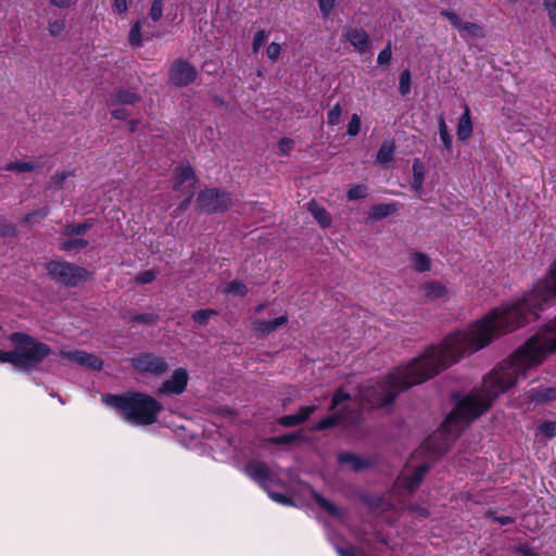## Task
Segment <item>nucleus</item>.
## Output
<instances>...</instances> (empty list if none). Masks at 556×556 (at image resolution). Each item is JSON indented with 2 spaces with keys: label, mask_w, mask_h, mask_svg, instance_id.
<instances>
[{
  "label": "nucleus",
  "mask_w": 556,
  "mask_h": 556,
  "mask_svg": "<svg viewBox=\"0 0 556 556\" xmlns=\"http://www.w3.org/2000/svg\"><path fill=\"white\" fill-rule=\"evenodd\" d=\"M522 298L507 301L466 328L450 333L440 344L427 348L424 353L404 367L396 368L386 381L362 387L359 399L372 407L389 404L402 391L422 383L445 368L488 346L495 338L527 325L542 311L538 301Z\"/></svg>",
  "instance_id": "nucleus-1"
},
{
  "label": "nucleus",
  "mask_w": 556,
  "mask_h": 556,
  "mask_svg": "<svg viewBox=\"0 0 556 556\" xmlns=\"http://www.w3.org/2000/svg\"><path fill=\"white\" fill-rule=\"evenodd\" d=\"M551 353H556V317L494 368L484 378L481 390L471 392L457 403L442 424L441 433L447 439L456 438L500 394L515 386L527 370L539 366Z\"/></svg>",
  "instance_id": "nucleus-2"
},
{
  "label": "nucleus",
  "mask_w": 556,
  "mask_h": 556,
  "mask_svg": "<svg viewBox=\"0 0 556 556\" xmlns=\"http://www.w3.org/2000/svg\"><path fill=\"white\" fill-rule=\"evenodd\" d=\"M106 405L119 410L125 420L138 426H149L157 421L163 405L151 395L142 392H128L123 395H102Z\"/></svg>",
  "instance_id": "nucleus-3"
},
{
  "label": "nucleus",
  "mask_w": 556,
  "mask_h": 556,
  "mask_svg": "<svg viewBox=\"0 0 556 556\" xmlns=\"http://www.w3.org/2000/svg\"><path fill=\"white\" fill-rule=\"evenodd\" d=\"M10 341L16 350L18 367L23 369L37 366L51 352L49 345L23 332L12 333Z\"/></svg>",
  "instance_id": "nucleus-4"
},
{
  "label": "nucleus",
  "mask_w": 556,
  "mask_h": 556,
  "mask_svg": "<svg viewBox=\"0 0 556 556\" xmlns=\"http://www.w3.org/2000/svg\"><path fill=\"white\" fill-rule=\"evenodd\" d=\"M47 270L52 279L66 286H76L89 276L87 269L67 262H50Z\"/></svg>",
  "instance_id": "nucleus-5"
},
{
  "label": "nucleus",
  "mask_w": 556,
  "mask_h": 556,
  "mask_svg": "<svg viewBox=\"0 0 556 556\" xmlns=\"http://www.w3.org/2000/svg\"><path fill=\"white\" fill-rule=\"evenodd\" d=\"M552 300H556V262L549 266L545 277L534 285L528 298V301H538L542 309Z\"/></svg>",
  "instance_id": "nucleus-6"
},
{
  "label": "nucleus",
  "mask_w": 556,
  "mask_h": 556,
  "mask_svg": "<svg viewBox=\"0 0 556 556\" xmlns=\"http://www.w3.org/2000/svg\"><path fill=\"white\" fill-rule=\"evenodd\" d=\"M132 369L139 375L162 376L168 369L166 359L153 353H140L130 359Z\"/></svg>",
  "instance_id": "nucleus-7"
},
{
  "label": "nucleus",
  "mask_w": 556,
  "mask_h": 556,
  "mask_svg": "<svg viewBox=\"0 0 556 556\" xmlns=\"http://www.w3.org/2000/svg\"><path fill=\"white\" fill-rule=\"evenodd\" d=\"M197 203L200 211L216 214L226 212L231 205V200L229 194L213 188L201 191Z\"/></svg>",
  "instance_id": "nucleus-8"
},
{
  "label": "nucleus",
  "mask_w": 556,
  "mask_h": 556,
  "mask_svg": "<svg viewBox=\"0 0 556 556\" xmlns=\"http://www.w3.org/2000/svg\"><path fill=\"white\" fill-rule=\"evenodd\" d=\"M198 77L197 68L188 61L177 59L168 71V79L172 85L178 88L187 87Z\"/></svg>",
  "instance_id": "nucleus-9"
},
{
  "label": "nucleus",
  "mask_w": 556,
  "mask_h": 556,
  "mask_svg": "<svg viewBox=\"0 0 556 556\" xmlns=\"http://www.w3.org/2000/svg\"><path fill=\"white\" fill-rule=\"evenodd\" d=\"M189 381V375L185 368L175 369L157 389L160 395H179L185 392Z\"/></svg>",
  "instance_id": "nucleus-10"
},
{
  "label": "nucleus",
  "mask_w": 556,
  "mask_h": 556,
  "mask_svg": "<svg viewBox=\"0 0 556 556\" xmlns=\"http://www.w3.org/2000/svg\"><path fill=\"white\" fill-rule=\"evenodd\" d=\"M60 355L62 358L67 359L71 363H75L91 370H101L104 364L102 358L98 355L83 350L63 349L60 351Z\"/></svg>",
  "instance_id": "nucleus-11"
},
{
  "label": "nucleus",
  "mask_w": 556,
  "mask_h": 556,
  "mask_svg": "<svg viewBox=\"0 0 556 556\" xmlns=\"http://www.w3.org/2000/svg\"><path fill=\"white\" fill-rule=\"evenodd\" d=\"M427 465H420L413 471L408 467L404 469L401 476L397 478L395 488L401 492L412 493L417 489L422 481L425 473L428 471Z\"/></svg>",
  "instance_id": "nucleus-12"
},
{
  "label": "nucleus",
  "mask_w": 556,
  "mask_h": 556,
  "mask_svg": "<svg viewBox=\"0 0 556 556\" xmlns=\"http://www.w3.org/2000/svg\"><path fill=\"white\" fill-rule=\"evenodd\" d=\"M198 178L189 164H182L175 169L174 190L181 193L194 192Z\"/></svg>",
  "instance_id": "nucleus-13"
},
{
  "label": "nucleus",
  "mask_w": 556,
  "mask_h": 556,
  "mask_svg": "<svg viewBox=\"0 0 556 556\" xmlns=\"http://www.w3.org/2000/svg\"><path fill=\"white\" fill-rule=\"evenodd\" d=\"M344 37L357 52L365 53L369 50L370 39L365 29L349 27L345 30Z\"/></svg>",
  "instance_id": "nucleus-14"
},
{
  "label": "nucleus",
  "mask_w": 556,
  "mask_h": 556,
  "mask_svg": "<svg viewBox=\"0 0 556 556\" xmlns=\"http://www.w3.org/2000/svg\"><path fill=\"white\" fill-rule=\"evenodd\" d=\"M421 292L426 300H447L450 292L445 285L440 281H429L421 286Z\"/></svg>",
  "instance_id": "nucleus-15"
},
{
  "label": "nucleus",
  "mask_w": 556,
  "mask_h": 556,
  "mask_svg": "<svg viewBox=\"0 0 556 556\" xmlns=\"http://www.w3.org/2000/svg\"><path fill=\"white\" fill-rule=\"evenodd\" d=\"M244 470L250 478L261 484H265L271 480V471L264 463L252 462L245 467Z\"/></svg>",
  "instance_id": "nucleus-16"
},
{
  "label": "nucleus",
  "mask_w": 556,
  "mask_h": 556,
  "mask_svg": "<svg viewBox=\"0 0 556 556\" xmlns=\"http://www.w3.org/2000/svg\"><path fill=\"white\" fill-rule=\"evenodd\" d=\"M287 323L288 317L286 315H282L275 318L274 320H255L252 324V329L255 333L260 336H266L275 331L277 328L286 325Z\"/></svg>",
  "instance_id": "nucleus-17"
},
{
  "label": "nucleus",
  "mask_w": 556,
  "mask_h": 556,
  "mask_svg": "<svg viewBox=\"0 0 556 556\" xmlns=\"http://www.w3.org/2000/svg\"><path fill=\"white\" fill-rule=\"evenodd\" d=\"M141 100L140 96L129 89H117L115 90L109 100L111 106L127 104L135 105Z\"/></svg>",
  "instance_id": "nucleus-18"
},
{
  "label": "nucleus",
  "mask_w": 556,
  "mask_h": 556,
  "mask_svg": "<svg viewBox=\"0 0 556 556\" xmlns=\"http://www.w3.org/2000/svg\"><path fill=\"white\" fill-rule=\"evenodd\" d=\"M307 211L313 215V217L320 225V227H330L332 222L330 214L324 206L318 204L316 201H311L307 203Z\"/></svg>",
  "instance_id": "nucleus-19"
},
{
  "label": "nucleus",
  "mask_w": 556,
  "mask_h": 556,
  "mask_svg": "<svg viewBox=\"0 0 556 556\" xmlns=\"http://www.w3.org/2000/svg\"><path fill=\"white\" fill-rule=\"evenodd\" d=\"M425 176L426 169L422 162L419 159H415L413 162L412 188L418 197H420L422 193Z\"/></svg>",
  "instance_id": "nucleus-20"
},
{
  "label": "nucleus",
  "mask_w": 556,
  "mask_h": 556,
  "mask_svg": "<svg viewBox=\"0 0 556 556\" xmlns=\"http://www.w3.org/2000/svg\"><path fill=\"white\" fill-rule=\"evenodd\" d=\"M399 210L397 203H380L372 205L369 210V218L372 220H380L386 218L392 214H394Z\"/></svg>",
  "instance_id": "nucleus-21"
},
{
  "label": "nucleus",
  "mask_w": 556,
  "mask_h": 556,
  "mask_svg": "<svg viewBox=\"0 0 556 556\" xmlns=\"http://www.w3.org/2000/svg\"><path fill=\"white\" fill-rule=\"evenodd\" d=\"M472 134V123L470 118V111L467 105H465V111L459 117L457 125V137L459 140H467Z\"/></svg>",
  "instance_id": "nucleus-22"
},
{
  "label": "nucleus",
  "mask_w": 556,
  "mask_h": 556,
  "mask_svg": "<svg viewBox=\"0 0 556 556\" xmlns=\"http://www.w3.org/2000/svg\"><path fill=\"white\" fill-rule=\"evenodd\" d=\"M410 265L418 273L428 271L431 268V260L425 253L414 252L410 254Z\"/></svg>",
  "instance_id": "nucleus-23"
},
{
  "label": "nucleus",
  "mask_w": 556,
  "mask_h": 556,
  "mask_svg": "<svg viewBox=\"0 0 556 556\" xmlns=\"http://www.w3.org/2000/svg\"><path fill=\"white\" fill-rule=\"evenodd\" d=\"M395 152V143L393 140L383 141L377 152L376 161L380 164L391 162Z\"/></svg>",
  "instance_id": "nucleus-24"
},
{
  "label": "nucleus",
  "mask_w": 556,
  "mask_h": 556,
  "mask_svg": "<svg viewBox=\"0 0 556 556\" xmlns=\"http://www.w3.org/2000/svg\"><path fill=\"white\" fill-rule=\"evenodd\" d=\"M459 33L464 38H481L484 36L483 28L480 25L470 22H464Z\"/></svg>",
  "instance_id": "nucleus-25"
},
{
  "label": "nucleus",
  "mask_w": 556,
  "mask_h": 556,
  "mask_svg": "<svg viewBox=\"0 0 556 556\" xmlns=\"http://www.w3.org/2000/svg\"><path fill=\"white\" fill-rule=\"evenodd\" d=\"M341 465H344L353 470H359L365 466V463L355 454L341 453L338 456Z\"/></svg>",
  "instance_id": "nucleus-26"
},
{
  "label": "nucleus",
  "mask_w": 556,
  "mask_h": 556,
  "mask_svg": "<svg viewBox=\"0 0 556 556\" xmlns=\"http://www.w3.org/2000/svg\"><path fill=\"white\" fill-rule=\"evenodd\" d=\"M217 315H218L217 311L211 309V308H204V309H198V311L193 312L191 318L197 325L205 326V325H207L208 320L212 317L217 316Z\"/></svg>",
  "instance_id": "nucleus-27"
},
{
  "label": "nucleus",
  "mask_w": 556,
  "mask_h": 556,
  "mask_svg": "<svg viewBox=\"0 0 556 556\" xmlns=\"http://www.w3.org/2000/svg\"><path fill=\"white\" fill-rule=\"evenodd\" d=\"M92 225V220H87L79 224H70L64 228V235L68 237L81 235L90 229Z\"/></svg>",
  "instance_id": "nucleus-28"
},
{
  "label": "nucleus",
  "mask_w": 556,
  "mask_h": 556,
  "mask_svg": "<svg viewBox=\"0 0 556 556\" xmlns=\"http://www.w3.org/2000/svg\"><path fill=\"white\" fill-rule=\"evenodd\" d=\"M345 419V415L342 412H338L331 416L321 419L316 426V430H325Z\"/></svg>",
  "instance_id": "nucleus-29"
},
{
  "label": "nucleus",
  "mask_w": 556,
  "mask_h": 556,
  "mask_svg": "<svg viewBox=\"0 0 556 556\" xmlns=\"http://www.w3.org/2000/svg\"><path fill=\"white\" fill-rule=\"evenodd\" d=\"M129 43L132 47H141L142 46V37H141V21H136L130 30H129Z\"/></svg>",
  "instance_id": "nucleus-30"
},
{
  "label": "nucleus",
  "mask_w": 556,
  "mask_h": 556,
  "mask_svg": "<svg viewBox=\"0 0 556 556\" xmlns=\"http://www.w3.org/2000/svg\"><path fill=\"white\" fill-rule=\"evenodd\" d=\"M224 292L233 295L244 296L248 293V288L245 283H243L242 281L233 280L227 283Z\"/></svg>",
  "instance_id": "nucleus-31"
},
{
  "label": "nucleus",
  "mask_w": 556,
  "mask_h": 556,
  "mask_svg": "<svg viewBox=\"0 0 556 556\" xmlns=\"http://www.w3.org/2000/svg\"><path fill=\"white\" fill-rule=\"evenodd\" d=\"M556 400V388H548L543 392H535L531 395V401L535 403H543Z\"/></svg>",
  "instance_id": "nucleus-32"
},
{
  "label": "nucleus",
  "mask_w": 556,
  "mask_h": 556,
  "mask_svg": "<svg viewBox=\"0 0 556 556\" xmlns=\"http://www.w3.org/2000/svg\"><path fill=\"white\" fill-rule=\"evenodd\" d=\"M5 169L16 172V173H25V172L34 170L35 165L31 162L17 161V162H11V163L7 164Z\"/></svg>",
  "instance_id": "nucleus-33"
},
{
  "label": "nucleus",
  "mask_w": 556,
  "mask_h": 556,
  "mask_svg": "<svg viewBox=\"0 0 556 556\" xmlns=\"http://www.w3.org/2000/svg\"><path fill=\"white\" fill-rule=\"evenodd\" d=\"M66 27V22L64 18H58L54 21H50L48 24V31L52 37H60Z\"/></svg>",
  "instance_id": "nucleus-34"
},
{
  "label": "nucleus",
  "mask_w": 556,
  "mask_h": 556,
  "mask_svg": "<svg viewBox=\"0 0 556 556\" xmlns=\"http://www.w3.org/2000/svg\"><path fill=\"white\" fill-rule=\"evenodd\" d=\"M88 245L85 239H67L61 243L62 251L81 250Z\"/></svg>",
  "instance_id": "nucleus-35"
},
{
  "label": "nucleus",
  "mask_w": 556,
  "mask_h": 556,
  "mask_svg": "<svg viewBox=\"0 0 556 556\" xmlns=\"http://www.w3.org/2000/svg\"><path fill=\"white\" fill-rule=\"evenodd\" d=\"M439 134L444 147L450 150L452 147V137L447 131V126L443 116L439 117Z\"/></svg>",
  "instance_id": "nucleus-36"
},
{
  "label": "nucleus",
  "mask_w": 556,
  "mask_h": 556,
  "mask_svg": "<svg viewBox=\"0 0 556 556\" xmlns=\"http://www.w3.org/2000/svg\"><path fill=\"white\" fill-rule=\"evenodd\" d=\"M342 115V108L339 103H336L327 114V123L330 126L340 124Z\"/></svg>",
  "instance_id": "nucleus-37"
},
{
  "label": "nucleus",
  "mask_w": 556,
  "mask_h": 556,
  "mask_svg": "<svg viewBox=\"0 0 556 556\" xmlns=\"http://www.w3.org/2000/svg\"><path fill=\"white\" fill-rule=\"evenodd\" d=\"M399 91L402 96H406L410 91V73L404 70L400 75Z\"/></svg>",
  "instance_id": "nucleus-38"
},
{
  "label": "nucleus",
  "mask_w": 556,
  "mask_h": 556,
  "mask_svg": "<svg viewBox=\"0 0 556 556\" xmlns=\"http://www.w3.org/2000/svg\"><path fill=\"white\" fill-rule=\"evenodd\" d=\"M349 399L350 394L346 391H344L342 388L338 389L332 395L330 409H336L341 403L348 401Z\"/></svg>",
  "instance_id": "nucleus-39"
},
{
  "label": "nucleus",
  "mask_w": 556,
  "mask_h": 556,
  "mask_svg": "<svg viewBox=\"0 0 556 556\" xmlns=\"http://www.w3.org/2000/svg\"><path fill=\"white\" fill-rule=\"evenodd\" d=\"M361 130V118L357 114H352L351 119L348 124V135L350 137H355L358 135Z\"/></svg>",
  "instance_id": "nucleus-40"
},
{
  "label": "nucleus",
  "mask_w": 556,
  "mask_h": 556,
  "mask_svg": "<svg viewBox=\"0 0 556 556\" xmlns=\"http://www.w3.org/2000/svg\"><path fill=\"white\" fill-rule=\"evenodd\" d=\"M367 195V188L364 185H357L352 187L348 191V199L353 201L357 199H363Z\"/></svg>",
  "instance_id": "nucleus-41"
},
{
  "label": "nucleus",
  "mask_w": 556,
  "mask_h": 556,
  "mask_svg": "<svg viewBox=\"0 0 556 556\" xmlns=\"http://www.w3.org/2000/svg\"><path fill=\"white\" fill-rule=\"evenodd\" d=\"M268 39V33L265 30H258L255 33L252 43V49L254 53H257L261 47L266 42Z\"/></svg>",
  "instance_id": "nucleus-42"
},
{
  "label": "nucleus",
  "mask_w": 556,
  "mask_h": 556,
  "mask_svg": "<svg viewBox=\"0 0 556 556\" xmlns=\"http://www.w3.org/2000/svg\"><path fill=\"white\" fill-rule=\"evenodd\" d=\"M163 2H164V0H153L151 9H150V13H149V15L153 20V22H157L162 17Z\"/></svg>",
  "instance_id": "nucleus-43"
},
{
  "label": "nucleus",
  "mask_w": 556,
  "mask_h": 556,
  "mask_svg": "<svg viewBox=\"0 0 556 556\" xmlns=\"http://www.w3.org/2000/svg\"><path fill=\"white\" fill-rule=\"evenodd\" d=\"M543 7L547 12L551 24L556 27V0H543Z\"/></svg>",
  "instance_id": "nucleus-44"
},
{
  "label": "nucleus",
  "mask_w": 556,
  "mask_h": 556,
  "mask_svg": "<svg viewBox=\"0 0 556 556\" xmlns=\"http://www.w3.org/2000/svg\"><path fill=\"white\" fill-rule=\"evenodd\" d=\"M392 59L391 42H389L378 54L377 64L388 65Z\"/></svg>",
  "instance_id": "nucleus-45"
},
{
  "label": "nucleus",
  "mask_w": 556,
  "mask_h": 556,
  "mask_svg": "<svg viewBox=\"0 0 556 556\" xmlns=\"http://www.w3.org/2000/svg\"><path fill=\"white\" fill-rule=\"evenodd\" d=\"M71 176H74V172H58L51 177V184L55 188H62L64 181Z\"/></svg>",
  "instance_id": "nucleus-46"
},
{
  "label": "nucleus",
  "mask_w": 556,
  "mask_h": 556,
  "mask_svg": "<svg viewBox=\"0 0 556 556\" xmlns=\"http://www.w3.org/2000/svg\"><path fill=\"white\" fill-rule=\"evenodd\" d=\"M539 430L546 438H554L556 435V421L544 422L539 427Z\"/></svg>",
  "instance_id": "nucleus-47"
},
{
  "label": "nucleus",
  "mask_w": 556,
  "mask_h": 556,
  "mask_svg": "<svg viewBox=\"0 0 556 556\" xmlns=\"http://www.w3.org/2000/svg\"><path fill=\"white\" fill-rule=\"evenodd\" d=\"M0 363H10L18 367V359L15 348L10 352L0 351Z\"/></svg>",
  "instance_id": "nucleus-48"
},
{
  "label": "nucleus",
  "mask_w": 556,
  "mask_h": 556,
  "mask_svg": "<svg viewBox=\"0 0 556 556\" xmlns=\"http://www.w3.org/2000/svg\"><path fill=\"white\" fill-rule=\"evenodd\" d=\"M278 424L283 427H295L301 425V421L299 420L298 414H293L280 417Z\"/></svg>",
  "instance_id": "nucleus-49"
},
{
  "label": "nucleus",
  "mask_w": 556,
  "mask_h": 556,
  "mask_svg": "<svg viewBox=\"0 0 556 556\" xmlns=\"http://www.w3.org/2000/svg\"><path fill=\"white\" fill-rule=\"evenodd\" d=\"M294 142L290 138H282L278 142V150L281 155H288L293 149Z\"/></svg>",
  "instance_id": "nucleus-50"
},
{
  "label": "nucleus",
  "mask_w": 556,
  "mask_h": 556,
  "mask_svg": "<svg viewBox=\"0 0 556 556\" xmlns=\"http://www.w3.org/2000/svg\"><path fill=\"white\" fill-rule=\"evenodd\" d=\"M314 497H315L316 502L319 504V506L323 507L325 510H327L329 514H331V515L338 514V509L332 503L328 502L327 500H325L324 497H321L318 494H315Z\"/></svg>",
  "instance_id": "nucleus-51"
},
{
  "label": "nucleus",
  "mask_w": 556,
  "mask_h": 556,
  "mask_svg": "<svg viewBox=\"0 0 556 556\" xmlns=\"http://www.w3.org/2000/svg\"><path fill=\"white\" fill-rule=\"evenodd\" d=\"M316 409H317L316 405H308V406L301 407L296 413L301 424L306 421Z\"/></svg>",
  "instance_id": "nucleus-52"
},
{
  "label": "nucleus",
  "mask_w": 556,
  "mask_h": 556,
  "mask_svg": "<svg viewBox=\"0 0 556 556\" xmlns=\"http://www.w3.org/2000/svg\"><path fill=\"white\" fill-rule=\"evenodd\" d=\"M323 16L327 17L336 5V0H317Z\"/></svg>",
  "instance_id": "nucleus-53"
},
{
  "label": "nucleus",
  "mask_w": 556,
  "mask_h": 556,
  "mask_svg": "<svg viewBox=\"0 0 556 556\" xmlns=\"http://www.w3.org/2000/svg\"><path fill=\"white\" fill-rule=\"evenodd\" d=\"M280 52H281V48H280V45L277 43V42H271L267 49H266V54H267V58L270 60V61H276L279 55H280Z\"/></svg>",
  "instance_id": "nucleus-54"
},
{
  "label": "nucleus",
  "mask_w": 556,
  "mask_h": 556,
  "mask_svg": "<svg viewBox=\"0 0 556 556\" xmlns=\"http://www.w3.org/2000/svg\"><path fill=\"white\" fill-rule=\"evenodd\" d=\"M441 14L445 16L455 28L460 29L464 22L457 14L450 11H442Z\"/></svg>",
  "instance_id": "nucleus-55"
},
{
  "label": "nucleus",
  "mask_w": 556,
  "mask_h": 556,
  "mask_svg": "<svg viewBox=\"0 0 556 556\" xmlns=\"http://www.w3.org/2000/svg\"><path fill=\"white\" fill-rule=\"evenodd\" d=\"M155 279V274L154 271L152 270H146V271H142L140 273L137 277H136V281L140 285H146V283H150L152 282L153 280Z\"/></svg>",
  "instance_id": "nucleus-56"
},
{
  "label": "nucleus",
  "mask_w": 556,
  "mask_h": 556,
  "mask_svg": "<svg viewBox=\"0 0 556 556\" xmlns=\"http://www.w3.org/2000/svg\"><path fill=\"white\" fill-rule=\"evenodd\" d=\"M129 0H113L112 9L117 14H123L128 10Z\"/></svg>",
  "instance_id": "nucleus-57"
},
{
  "label": "nucleus",
  "mask_w": 556,
  "mask_h": 556,
  "mask_svg": "<svg viewBox=\"0 0 556 556\" xmlns=\"http://www.w3.org/2000/svg\"><path fill=\"white\" fill-rule=\"evenodd\" d=\"M489 518H492L494 521L498 522L502 526L510 525L514 522V519L509 516H496L495 513L489 511L486 514Z\"/></svg>",
  "instance_id": "nucleus-58"
},
{
  "label": "nucleus",
  "mask_w": 556,
  "mask_h": 556,
  "mask_svg": "<svg viewBox=\"0 0 556 556\" xmlns=\"http://www.w3.org/2000/svg\"><path fill=\"white\" fill-rule=\"evenodd\" d=\"M73 2L74 0H49L50 5L58 9H67Z\"/></svg>",
  "instance_id": "nucleus-59"
},
{
  "label": "nucleus",
  "mask_w": 556,
  "mask_h": 556,
  "mask_svg": "<svg viewBox=\"0 0 556 556\" xmlns=\"http://www.w3.org/2000/svg\"><path fill=\"white\" fill-rule=\"evenodd\" d=\"M112 116L116 119L125 121L128 118L129 113L126 109L117 108L112 111Z\"/></svg>",
  "instance_id": "nucleus-60"
},
{
  "label": "nucleus",
  "mask_w": 556,
  "mask_h": 556,
  "mask_svg": "<svg viewBox=\"0 0 556 556\" xmlns=\"http://www.w3.org/2000/svg\"><path fill=\"white\" fill-rule=\"evenodd\" d=\"M184 194H186L187 198L180 203V205L178 207L180 213L185 212L189 207L194 192H185Z\"/></svg>",
  "instance_id": "nucleus-61"
},
{
  "label": "nucleus",
  "mask_w": 556,
  "mask_h": 556,
  "mask_svg": "<svg viewBox=\"0 0 556 556\" xmlns=\"http://www.w3.org/2000/svg\"><path fill=\"white\" fill-rule=\"evenodd\" d=\"M296 438H298V435H295V434H287V435H281V437L274 439V442L278 443V444H287V443L294 441Z\"/></svg>",
  "instance_id": "nucleus-62"
},
{
  "label": "nucleus",
  "mask_w": 556,
  "mask_h": 556,
  "mask_svg": "<svg viewBox=\"0 0 556 556\" xmlns=\"http://www.w3.org/2000/svg\"><path fill=\"white\" fill-rule=\"evenodd\" d=\"M518 552L521 553L523 556H540L535 551H533L531 547L527 545H522L518 548Z\"/></svg>",
  "instance_id": "nucleus-63"
},
{
  "label": "nucleus",
  "mask_w": 556,
  "mask_h": 556,
  "mask_svg": "<svg viewBox=\"0 0 556 556\" xmlns=\"http://www.w3.org/2000/svg\"><path fill=\"white\" fill-rule=\"evenodd\" d=\"M134 320L137 323L150 324L154 320L152 315H137L134 317Z\"/></svg>",
  "instance_id": "nucleus-64"
}]
</instances>
